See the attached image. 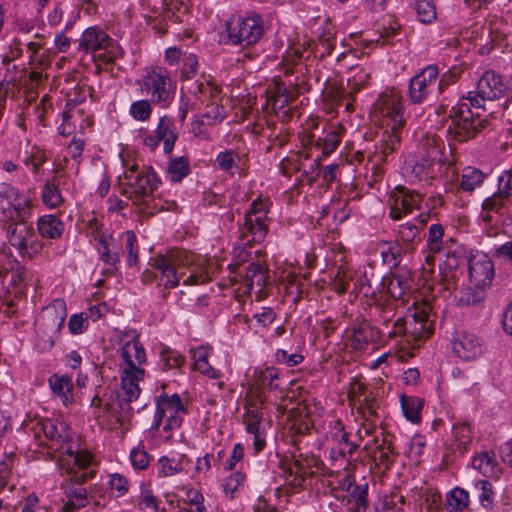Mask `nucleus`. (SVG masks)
Segmentation results:
<instances>
[{"instance_id":"35","label":"nucleus","mask_w":512,"mask_h":512,"mask_svg":"<svg viewBox=\"0 0 512 512\" xmlns=\"http://www.w3.org/2000/svg\"><path fill=\"white\" fill-rule=\"evenodd\" d=\"M30 205V197L21 195V197L10 205L9 209L4 210V213L7 214V221H26L29 215Z\"/></svg>"},{"instance_id":"1","label":"nucleus","mask_w":512,"mask_h":512,"mask_svg":"<svg viewBox=\"0 0 512 512\" xmlns=\"http://www.w3.org/2000/svg\"><path fill=\"white\" fill-rule=\"evenodd\" d=\"M375 309L379 312V319L387 329L388 338L399 337L400 343L419 345L433 332L432 320H430L425 308L398 318L391 329H389V322L394 316V308L390 305L377 303Z\"/></svg>"},{"instance_id":"36","label":"nucleus","mask_w":512,"mask_h":512,"mask_svg":"<svg viewBox=\"0 0 512 512\" xmlns=\"http://www.w3.org/2000/svg\"><path fill=\"white\" fill-rule=\"evenodd\" d=\"M208 353L209 349L205 347H200L194 352V368L209 378L216 379L219 372L208 363Z\"/></svg>"},{"instance_id":"21","label":"nucleus","mask_w":512,"mask_h":512,"mask_svg":"<svg viewBox=\"0 0 512 512\" xmlns=\"http://www.w3.org/2000/svg\"><path fill=\"white\" fill-rule=\"evenodd\" d=\"M239 233L240 240L246 245L264 241L268 233L265 213H260L258 217H244V222L240 225Z\"/></svg>"},{"instance_id":"7","label":"nucleus","mask_w":512,"mask_h":512,"mask_svg":"<svg viewBox=\"0 0 512 512\" xmlns=\"http://www.w3.org/2000/svg\"><path fill=\"white\" fill-rule=\"evenodd\" d=\"M67 316L66 303L63 299H55L50 305L45 307L38 319L35 327L39 338L48 347H53L59 333L64 325Z\"/></svg>"},{"instance_id":"15","label":"nucleus","mask_w":512,"mask_h":512,"mask_svg":"<svg viewBox=\"0 0 512 512\" xmlns=\"http://www.w3.org/2000/svg\"><path fill=\"white\" fill-rule=\"evenodd\" d=\"M442 141L435 136H427L422 140L420 158L412 166L415 177L423 178L436 163H444L442 156Z\"/></svg>"},{"instance_id":"41","label":"nucleus","mask_w":512,"mask_h":512,"mask_svg":"<svg viewBox=\"0 0 512 512\" xmlns=\"http://www.w3.org/2000/svg\"><path fill=\"white\" fill-rule=\"evenodd\" d=\"M414 9L422 23H431L436 19V9L432 0H415Z\"/></svg>"},{"instance_id":"19","label":"nucleus","mask_w":512,"mask_h":512,"mask_svg":"<svg viewBox=\"0 0 512 512\" xmlns=\"http://www.w3.org/2000/svg\"><path fill=\"white\" fill-rule=\"evenodd\" d=\"M470 281L476 287L486 288L491 285L494 278V264L487 255L479 254L469 259Z\"/></svg>"},{"instance_id":"20","label":"nucleus","mask_w":512,"mask_h":512,"mask_svg":"<svg viewBox=\"0 0 512 512\" xmlns=\"http://www.w3.org/2000/svg\"><path fill=\"white\" fill-rule=\"evenodd\" d=\"M453 351L463 360H474L482 352V342L475 334L468 331H460L454 337Z\"/></svg>"},{"instance_id":"33","label":"nucleus","mask_w":512,"mask_h":512,"mask_svg":"<svg viewBox=\"0 0 512 512\" xmlns=\"http://www.w3.org/2000/svg\"><path fill=\"white\" fill-rule=\"evenodd\" d=\"M485 178L486 174L480 169L466 167L462 171L459 187L463 191L472 192L484 182Z\"/></svg>"},{"instance_id":"54","label":"nucleus","mask_w":512,"mask_h":512,"mask_svg":"<svg viewBox=\"0 0 512 512\" xmlns=\"http://www.w3.org/2000/svg\"><path fill=\"white\" fill-rule=\"evenodd\" d=\"M158 465L160 467V474L168 477L175 475L176 473H179L182 471V466L180 461L174 459V458H168V457H162L158 461Z\"/></svg>"},{"instance_id":"38","label":"nucleus","mask_w":512,"mask_h":512,"mask_svg":"<svg viewBox=\"0 0 512 512\" xmlns=\"http://www.w3.org/2000/svg\"><path fill=\"white\" fill-rule=\"evenodd\" d=\"M383 135L380 153L382 154V161H387V156L396 151L400 145L401 130L393 131L386 129Z\"/></svg>"},{"instance_id":"47","label":"nucleus","mask_w":512,"mask_h":512,"mask_svg":"<svg viewBox=\"0 0 512 512\" xmlns=\"http://www.w3.org/2000/svg\"><path fill=\"white\" fill-rule=\"evenodd\" d=\"M361 393L363 395V400H360V405L358 407L359 413L363 415V417L368 421L370 417H377V403L376 400L365 394V389L361 385L360 387Z\"/></svg>"},{"instance_id":"30","label":"nucleus","mask_w":512,"mask_h":512,"mask_svg":"<svg viewBox=\"0 0 512 512\" xmlns=\"http://www.w3.org/2000/svg\"><path fill=\"white\" fill-rule=\"evenodd\" d=\"M38 231L44 238H59L64 230L63 222L54 215H44L38 220Z\"/></svg>"},{"instance_id":"52","label":"nucleus","mask_w":512,"mask_h":512,"mask_svg":"<svg viewBox=\"0 0 512 512\" xmlns=\"http://www.w3.org/2000/svg\"><path fill=\"white\" fill-rule=\"evenodd\" d=\"M340 134L336 130L329 132L324 138H319L316 142L318 146H322L323 154L332 153L340 143Z\"/></svg>"},{"instance_id":"10","label":"nucleus","mask_w":512,"mask_h":512,"mask_svg":"<svg viewBox=\"0 0 512 512\" xmlns=\"http://www.w3.org/2000/svg\"><path fill=\"white\" fill-rule=\"evenodd\" d=\"M93 458L88 451L79 450L78 447L74 449L73 446H68L60 458V465L65 467L67 475L66 482L73 483L74 485L81 486L88 480L95 477V470L90 467Z\"/></svg>"},{"instance_id":"53","label":"nucleus","mask_w":512,"mask_h":512,"mask_svg":"<svg viewBox=\"0 0 512 512\" xmlns=\"http://www.w3.org/2000/svg\"><path fill=\"white\" fill-rule=\"evenodd\" d=\"M125 236H126L125 248L128 252V265L134 266L138 262L137 238L133 231H126Z\"/></svg>"},{"instance_id":"46","label":"nucleus","mask_w":512,"mask_h":512,"mask_svg":"<svg viewBox=\"0 0 512 512\" xmlns=\"http://www.w3.org/2000/svg\"><path fill=\"white\" fill-rule=\"evenodd\" d=\"M221 89L212 84L209 81L206 82H196L193 93L195 95H199V99L204 101V99H215L219 96Z\"/></svg>"},{"instance_id":"32","label":"nucleus","mask_w":512,"mask_h":512,"mask_svg":"<svg viewBox=\"0 0 512 512\" xmlns=\"http://www.w3.org/2000/svg\"><path fill=\"white\" fill-rule=\"evenodd\" d=\"M190 171L191 168L188 158L183 156L170 158L167 166V175L172 182H181Z\"/></svg>"},{"instance_id":"26","label":"nucleus","mask_w":512,"mask_h":512,"mask_svg":"<svg viewBox=\"0 0 512 512\" xmlns=\"http://www.w3.org/2000/svg\"><path fill=\"white\" fill-rule=\"evenodd\" d=\"M49 386L53 394L59 397L65 406L73 403V384L69 376L54 374L49 378Z\"/></svg>"},{"instance_id":"14","label":"nucleus","mask_w":512,"mask_h":512,"mask_svg":"<svg viewBox=\"0 0 512 512\" xmlns=\"http://www.w3.org/2000/svg\"><path fill=\"white\" fill-rule=\"evenodd\" d=\"M144 374L143 369H130L124 368L121 374V388L124 396L118 402L120 407L119 412H115V416L119 422H122L125 418L129 417L132 408L129 403L138 399L140 395L139 380L142 379Z\"/></svg>"},{"instance_id":"50","label":"nucleus","mask_w":512,"mask_h":512,"mask_svg":"<svg viewBox=\"0 0 512 512\" xmlns=\"http://www.w3.org/2000/svg\"><path fill=\"white\" fill-rule=\"evenodd\" d=\"M367 488L368 485L367 483H365L362 485L355 484L349 489L350 498L355 501L356 505L359 506V508H363V510H365L369 505L367 499Z\"/></svg>"},{"instance_id":"5","label":"nucleus","mask_w":512,"mask_h":512,"mask_svg":"<svg viewBox=\"0 0 512 512\" xmlns=\"http://www.w3.org/2000/svg\"><path fill=\"white\" fill-rule=\"evenodd\" d=\"M137 84L141 93L148 96L149 100L160 108H168L175 98L176 85L165 68L147 69Z\"/></svg>"},{"instance_id":"34","label":"nucleus","mask_w":512,"mask_h":512,"mask_svg":"<svg viewBox=\"0 0 512 512\" xmlns=\"http://www.w3.org/2000/svg\"><path fill=\"white\" fill-rule=\"evenodd\" d=\"M381 286L395 300L402 298L408 289L407 281L399 275L384 277Z\"/></svg>"},{"instance_id":"13","label":"nucleus","mask_w":512,"mask_h":512,"mask_svg":"<svg viewBox=\"0 0 512 512\" xmlns=\"http://www.w3.org/2000/svg\"><path fill=\"white\" fill-rule=\"evenodd\" d=\"M156 406V413L151 426L152 429L157 430L163 420H165L163 430L166 432L181 426L183 420L182 415L186 413V409L178 394H161L157 398Z\"/></svg>"},{"instance_id":"11","label":"nucleus","mask_w":512,"mask_h":512,"mask_svg":"<svg viewBox=\"0 0 512 512\" xmlns=\"http://www.w3.org/2000/svg\"><path fill=\"white\" fill-rule=\"evenodd\" d=\"M5 229L10 245L19 251L21 256L34 258L42 248L36 240V233L27 221H6Z\"/></svg>"},{"instance_id":"44","label":"nucleus","mask_w":512,"mask_h":512,"mask_svg":"<svg viewBox=\"0 0 512 512\" xmlns=\"http://www.w3.org/2000/svg\"><path fill=\"white\" fill-rule=\"evenodd\" d=\"M357 92V89L345 91L343 88H335L330 92V96L333 99V104L340 106L344 105L347 111L353 110V94Z\"/></svg>"},{"instance_id":"12","label":"nucleus","mask_w":512,"mask_h":512,"mask_svg":"<svg viewBox=\"0 0 512 512\" xmlns=\"http://www.w3.org/2000/svg\"><path fill=\"white\" fill-rule=\"evenodd\" d=\"M506 85L502 76L494 71H486L477 82L476 90L462 95L461 99L468 100L473 108L485 109L486 101H493L503 96Z\"/></svg>"},{"instance_id":"9","label":"nucleus","mask_w":512,"mask_h":512,"mask_svg":"<svg viewBox=\"0 0 512 512\" xmlns=\"http://www.w3.org/2000/svg\"><path fill=\"white\" fill-rule=\"evenodd\" d=\"M229 40L242 47L257 43L263 36V21L256 13L246 17H232L226 24Z\"/></svg>"},{"instance_id":"48","label":"nucleus","mask_w":512,"mask_h":512,"mask_svg":"<svg viewBox=\"0 0 512 512\" xmlns=\"http://www.w3.org/2000/svg\"><path fill=\"white\" fill-rule=\"evenodd\" d=\"M43 202L49 207H57L63 201L58 187L54 183H47L42 192Z\"/></svg>"},{"instance_id":"28","label":"nucleus","mask_w":512,"mask_h":512,"mask_svg":"<svg viewBox=\"0 0 512 512\" xmlns=\"http://www.w3.org/2000/svg\"><path fill=\"white\" fill-rule=\"evenodd\" d=\"M331 439L336 443V447H333L332 451H337V453L342 457L352 455L358 446V444L349 440L348 434L344 432L343 425L340 421L335 422L334 431L331 433Z\"/></svg>"},{"instance_id":"57","label":"nucleus","mask_w":512,"mask_h":512,"mask_svg":"<svg viewBox=\"0 0 512 512\" xmlns=\"http://www.w3.org/2000/svg\"><path fill=\"white\" fill-rule=\"evenodd\" d=\"M186 502L194 506V510H186L185 512H206V507L204 505V497L203 495L196 489H189L186 492Z\"/></svg>"},{"instance_id":"18","label":"nucleus","mask_w":512,"mask_h":512,"mask_svg":"<svg viewBox=\"0 0 512 512\" xmlns=\"http://www.w3.org/2000/svg\"><path fill=\"white\" fill-rule=\"evenodd\" d=\"M422 195L416 191L405 187H397L394 192V203L390 209V216L394 220L400 219L403 215L413 212L414 209H420Z\"/></svg>"},{"instance_id":"27","label":"nucleus","mask_w":512,"mask_h":512,"mask_svg":"<svg viewBox=\"0 0 512 512\" xmlns=\"http://www.w3.org/2000/svg\"><path fill=\"white\" fill-rule=\"evenodd\" d=\"M121 357L124 360L126 367L130 369H140L136 366L145 363L146 354L143 345L138 340L128 341L121 348Z\"/></svg>"},{"instance_id":"17","label":"nucleus","mask_w":512,"mask_h":512,"mask_svg":"<svg viewBox=\"0 0 512 512\" xmlns=\"http://www.w3.org/2000/svg\"><path fill=\"white\" fill-rule=\"evenodd\" d=\"M154 132L155 135H148L144 138V145L153 151L163 141L164 153L171 154L178 139L172 119L168 116L161 117Z\"/></svg>"},{"instance_id":"8","label":"nucleus","mask_w":512,"mask_h":512,"mask_svg":"<svg viewBox=\"0 0 512 512\" xmlns=\"http://www.w3.org/2000/svg\"><path fill=\"white\" fill-rule=\"evenodd\" d=\"M372 113L388 130H401L406 123L402 97L395 91L380 94L373 104Z\"/></svg>"},{"instance_id":"64","label":"nucleus","mask_w":512,"mask_h":512,"mask_svg":"<svg viewBox=\"0 0 512 512\" xmlns=\"http://www.w3.org/2000/svg\"><path fill=\"white\" fill-rule=\"evenodd\" d=\"M236 153L232 150H227L218 154L216 163L218 168L224 171L231 170L235 164Z\"/></svg>"},{"instance_id":"40","label":"nucleus","mask_w":512,"mask_h":512,"mask_svg":"<svg viewBox=\"0 0 512 512\" xmlns=\"http://www.w3.org/2000/svg\"><path fill=\"white\" fill-rule=\"evenodd\" d=\"M469 504L468 492L462 488L453 489L447 496V508L450 512H460Z\"/></svg>"},{"instance_id":"45","label":"nucleus","mask_w":512,"mask_h":512,"mask_svg":"<svg viewBox=\"0 0 512 512\" xmlns=\"http://www.w3.org/2000/svg\"><path fill=\"white\" fill-rule=\"evenodd\" d=\"M444 230L440 224H432L429 227L427 244L429 251L432 253H438L442 250V238Z\"/></svg>"},{"instance_id":"6","label":"nucleus","mask_w":512,"mask_h":512,"mask_svg":"<svg viewBox=\"0 0 512 512\" xmlns=\"http://www.w3.org/2000/svg\"><path fill=\"white\" fill-rule=\"evenodd\" d=\"M79 50L91 53L95 60L110 64L120 54V48L114 40L101 28H87L79 39Z\"/></svg>"},{"instance_id":"43","label":"nucleus","mask_w":512,"mask_h":512,"mask_svg":"<svg viewBox=\"0 0 512 512\" xmlns=\"http://www.w3.org/2000/svg\"><path fill=\"white\" fill-rule=\"evenodd\" d=\"M65 496L77 502V506H86L87 504V489L82 486L74 485L73 483L66 482L62 484Z\"/></svg>"},{"instance_id":"59","label":"nucleus","mask_w":512,"mask_h":512,"mask_svg":"<svg viewBox=\"0 0 512 512\" xmlns=\"http://www.w3.org/2000/svg\"><path fill=\"white\" fill-rule=\"evenodd\" d=\"M88 327L87 317L83 316V313L80 314H73L68 322V328L69 331L72 334H81L83 333Z\"/></svg>"},{"instance_id":"56","label":"nucleus","mask_w":512,"mask_h":512,"mask_svg":"<svg viewBox=\"0 0 512 512\" xmlns=\"http://www.w3.org/2000/svg\"><path fill=\"white\" fill-rule=\"evenodd\" d=\"M475 489L478 492V497L484 507L492 503V485L487 480H480L475 484Z\"/></svg>"},{"instance_id":"2","label":"nucleus","mask_w":512,"mask_h":512,"mask_svg":"<svg viewBox=\"0 0 512 512\" xmlns=\"http://www.w3.org/2000/svg\"><path fill=\"white\" fill-rule=\"evenodd\" d=\"M192 258L193 255L184 250H171L165 255H158L151 262L152 268L158 274L153 275L152 272L145 271L142 279L145 283L157 279L165 289L175 288L178 286L180 278L185 275L183 269L192 263Z\"/></svg>"},{"instance_id":"58","label":"nucleus","mask_w":512,"mask_h":512,"mask_svg":"<svg viewBox=\"0 0 512 512\" xmlns=\"http://www.w3.org/2000/svg\"><path fill=\"white\" fill-rule=\"evenodd\" d=\"M499 195L509 199L512 197V172L504 171L498 179Z\"/></svg>"},{"instance_id":"3","label":"nucleus","mask_w":512,"mask_h":512,"mask_svg":"<svg viewBox=\"0 0 512 512\" xmlns=\"http://www.w3.org/2000/svg\"><path fill=\"white\" fill-rule=\"evenodd\" d=\"M448 118L451 120L447 128L448 139L459 143L474 139L488 124L487 119L474 114L467 103L453 106Z\"/></svg>"},{"instance_id":"63","label":"nucleus","mask_w":512,"mask_h":512,"mask_svg":"<svg viewBox=\"0 0 512 512\" xmlns=\"http://www.w3.org/2000/svg\"><path fill=\"white\" fill-rule=\"evenodd\" d=\"M203 117L212 120L213 123H220L225 118V109L223 106L213 101L211 104L207 105V111L204 113Z\"/></svg>"},{"instance_id":"4","label":"nucleus","mask_w":512,"mask_h":512,"mask_svg":"<svg viewBox=\"0 0 512 512\" xmlns=\"http://www.w3.org/2000/svg\"><path fill=\"white\" fill-rule=\"evenodd\" d=\"M126 187L122 189V194L130 199L135 205H145L154 191L158 188L160 180L152 167L136 164L128 167L124 172Z\"/></svg>"},{"instance_id":"29","label":"nucleus","mask_w":512,"mask_h":512,"mask_svg":"<svg viewBox=\"0 0 512 512\" xmlns=\"http://www.w3.org/2000/svg\"><path fill=\"white\" fill-rule=\"evenodd\" d=\"M472 466L484 476H497L500 468L493 452H481L472 459Z\"/></svg>"},{"instance_id":"42","label":"nucleus","mask_w":512,"mask_h":512,"mask_svg":"<svg viewBox=\"0 0 512 512\" xmlns=\"http://www.w3.org/2000/svg\"><path fill=\"white\" fill-rule=\"evenodd\" d=\"M152 104L149 99L135 101L130 106V115L137 121L145 122L152 115Z\"/></svg>"},{"instance_id":"51","label":"nucleus","mask_w":512,"mask_h":512,"mask_svg":"<svg viewBox=\"0 0 512 512\" xmlns=\"http://www.w3.org/2000/svg\"><path fill=\"white\" fill-rule=\"evenodd\" d=\"M278 379V374L276 369L273 367H268L263 371H260L257 376V385L261 387H268L270 390H275L278 388V384L275 382Z\"/></svg>"},{"instance_id":"60","label":"nucleus","mask_w":512,"mask_h":512,"mask_svg":"<svg viewBox=\"0 0 512 512\" xmlns=\"http://www.w3.org/2000/svg\"><path fill=\"white\" fill-rule=\"evenodd\" d=\"M506 199L504 196L499 195V192H496L483 201L482 209L484 211L499 212L504 207Z\"/></svg>"},{"instance_id":"24","label":"nucleus","mask_w":512,"mask_h":512,"mask_svg":"<svg viewBox=\"0 0 512 512\" xmlns=\"http://www.w3.org/2000/svg\"><path fill=\"white\" fill-rule=\"evenodd\" d=\"M100 259L107 265L106 272L112 274L117 270L119 263L118 246L115 239L111 236H101L97 246Z\"/></svg>"},{"instance_id":"37","label":"nucleus","mask_w":512,"mask_h":512,"mask_svg":"<svg viewBox=\"0 0 512 512\" xmlns=\"http://www.w3.org/2000/svg\"><path fill=\"white\" fill-rule=\"evenodd\" d=\"M423 401L418 397L401 396V406L404 416L412 423L420 421V411L422 409Z\"/></svg>"},{"instance_id":"22","label":"nucleus","mask_w":512,"mask_h":512,"mask_svg":"<svg viewBox=\"0 0 512 512\" xmlns=\"http://www.w3.org/2000/svg\"><path fill=\"white\" fill-rule=\"evenodd\" d=\"M40 431L52 442L51 448L59 450L62 454L69 446L66 444L71 440V435L64 424L57 426L52 421H44L40 423Z\"/></svg>"},{"instance_id":"23","label":"nucleus","mask_w":512,"mask_h":512,"mask_svg":"<svg viewBox=\"0 0 512 512\" xmlns=\"http://www.w3.org/2000/svg\"><path fill=\"white\" fill-rule=\"evenodd\" d=\"M428 216L420 215L418 221L420 226L415 223L406 222L400 224L397 231V239L403 243L405 252H411L414 249V243L421 240L420 229L426 224Z\"/></svg>"},{"instance_id":"49","label":"nucleus","mask_w":512,"mask_h":512,"mask_svg":"<svg viewBox=\"0 0 512 512\" xmlns=\"http://www.w3.org/2000/svg\"><path fill=\"white\" fill-rule=\"evenodd\" d=\"M384 245L385 248L381 250L384 261L392 263L393 266L398 265L400 262V255L402 252H405V248L400 246L398 243H385Z\"/></svg>"},{"instance_id":"25","label":"nucleus","mask_w":512,"mask_h":512,"mask_svg":"<svg viewBox=\"0 0 512 512\" xmlns=\"http://www.w3.org/2000/svg\"><path fill=\"white\" fill-rule=\"evenodd\" d=\"M352 331V347L356 350H362L364 347L380 338L381 331L369 323L363 321L354 324L351 328Z\"/></svg>"},{"instance_id":"16","label":"nucleus","mask_w":512,"mask_h":512,"mask_svg":"<svg viewBox=\"0 0 512 512\" xmlns=\"http://www.w3.org/2000/svg\"><path fill=\"white\" fill-rule=\"evenodd\" d=\"M438 76V67L436 65H428L410 79L408 95L413 104H422L427 100L431 88L437 82Z\"/></svg>"},{"instance_id":"39","label":"nucleus","mask_w":512,"mask_h":512,"mask_svg":"<svg viewBox=\"0 0 512 512\" xmlns=\"http://www.w3.org/2000/svg\"><path fill=\"white\" fill-rule=\"evenodd\" d=\"M453 435L455 438L456 448L463 453L467 450L472 440L471 428L469 423H459L453 426Z\"/></svg>"},{"instance_id":"55","label":"nucleus","mask_w":512,"mask_h":512,"mask_svg":"<svg viewBox=\"0 0 512 512\" xmlns=\"http://www.w3.org/2000/svg\"><path fill=\"white\" fill-rule=\"evenodd\" d=\"M263 414L256 408H248L244 414V422L246 424L247 432H257L260 429V423Z\"/></svg>"},{"instance_id":"62","label":"nucleus","mask_w":512,"mask_h":512,"mask_svg":"<svg viewBox=\"0 0 512 512\" xmlns=\"http://www.w3.org/2000/svg\"><path fill=\"white\" fill-rule=\"evenodd\" d=\"M294 98H274L273 99V110L276 115L283 121L288 120L291 117L289 109H285L289 102L293 101Z\"/></svg>"},{"instance_id":"61","label":"nucleus","mask_w":512,"mask_h":512,"mask_svg":"<svg viewBox=\"0 0 512 512\" xmlns=\"http://www.w3.org/2000/svg\"><path fill=\"white\" fill-rule=\"evenodd\" d=\"M278 363L286 364L288 367H294L303 361V356L297 353L288 354L285 350H277L275 354Z\"/></svg>"},{"instance_id":"31","label":"nucleus","mask_w":512,"mask_h":512,"mask_svg":"<svg viewBox=\"0 0 512 512\" xmlns=\"http://www.w3.org/2000/svg\"><path fill=\"white\" fill-rule=\"evenodd\" d=\"M485 297V288L483 287H464L455 296V300L459 306H479Z\"/></svg>"}]
</instances>
